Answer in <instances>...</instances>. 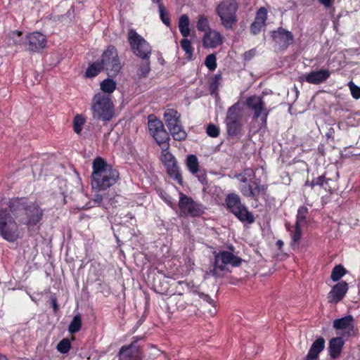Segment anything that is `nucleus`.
Returning <instances> with one entry per match:
<instances>
[{
  "label": "nucleus",
  "instance_id": "30",
  "mask_svg": "<svg viewBox=\"0 0 360 360\" xmlns=\"http://www.w3.org/2000/svg\"><path fill=\"white\" fill-rule=\"evenodd\" d=\"M101 93L110 95L115 90L117 84L112 79H105L100 84Z\"/></svg>",
  "mask_w": 360,
  "mask_h": 360
},
{
  "label": "nucleus",
  "instance_id": "14",
  "mask_svg": "<svg viewBox=\"0 0 360 360\" xmlns=\"http://www.w3.org/2000/svg\"><path fill=\"white\" fill-rule=\"evenodd\" d=\"M333 326L335 330H342V337L349 338L358 334V330L355 328L354 320L352 315L334 320Z\"/></svg>",
  "mask_w": 360,
  "mask_h": 360
},
{
  "label": "nucleus",
  "instance_id": "57",
  "mask_svg": "<svg viewBox=\"0 0 360 360\" xmlns=\"http://www.w3.org/2000/svg\"><path fill=\"white\" fill-rule=\"evenodd\" d=\"M276 245L279 250H281L282 247L283 246V242L281 240H278L276 242Z\"/></svg>",
  "mask_w": 360,
  "mask_h": 360
},
{
  "label": "nucleus",
  "instance_id": "49",
  "mask_svg": "<svg viewBox=\"0 0 360 360\" xmlns=\"http://www.w3.org/2000/svg\"><path fill=\"white\" fill-rule=\"evenodd\" d=\"M195 175L198 181L202 184V185H207L208 180L207 177L206 172L204 169H200L199 172L197 174H193Z\"/></svg>",
  "mask_w": 360,
  "mask_h": 360
},
{
  "label": "nucleus",
  "instance_id": "27",
  "mask_svg": "<svg viewBox=\"0 0 360 360\" xmlns=\"http://www.w3.org/2000/svg\"><path fill=\"white\" fill-rule=\"evenodd\" d=\"M152 136L161 148H164V150L169 149V144L168 141L169 140V137L168 133L165 129L153 134Z\"/></svg>",
  "mask_w": 360,
  "mask_h": 360
},
{
  "label": "nucleus",
  "instance_id": "60",
  "mask_svg": "<svg viewBox=\"0 0 360 360\" xmlns=\"http://www.w3.org/2000/svg\"><path fill=\"white\" fill-rule=\"evenodd\" d=\"M152 1L155 3H159L160 1V0H152Z\"/></svg>",
  "mask_w": 360,
  "mask_h": 360
},
{
  "label": "nucleus",
  "instance_id": "54",
  "mask_svg": "<svg viewBox=\"0 0 360 360\" xmlns=\"http://www.w3.org/2000/svg\"><path fill=\"white\" fill-rule=\"evenodd\" d=\"M319 1L327 8L330 7L333 2L332 0H319Z\"/></svg>",
  "mask_w": 360,
  "mask_h": 360
},
{
  "label": "nucleus",
  "instance_id": "12",
  "mask_svg": "<svg viewBox=\"0 0 360 360\" xmlns=\"http://www.w3.org/2000/svg\"><path fill=\"white\" fill-rule=\"evenodd\" d=\"M246 104L248 108L254 112L253 118L257 119L261 117L262 123L266 124L270 110L265 107L262 98L258 96H250L247 99Z\"/></svg>",
  "mask_w": 360,
  "mask_h": 360
},
{
  "label": "nucleus",
  "instance_id": "21",
  "mask_svg": "<svg viewBox=\"0 0 360 360\" xmlns=\"http://www.w3.org/2000/svg\"><path fill=\"white\" fill-rule=\"evenodd\" d=\"M223 42V37L215 30H209L205 33L202 39L203 46L210 48H216Z\"/></svg>",
  "mask_w": 360,
  "mask_h": 360
},
{
  "label": "nucleus",
  "instance_id": "19",
  "mask_svg": "<svg viewBox=\"0 0 360 360\" xmlns=\"http://www.w3.org/2000/svg\"><path fill=\"white\" fill-rule=\"evenodd\" d=\"M330 75V72L327 69H321L316 71H311L307 75L300 77V81L303 79L309 83L313 84H319L326 80H327Z\"/></svg>",
  "mask_w": 360,
  "mask_h": 360
},
{
  "label": "nucleus",
  "instance_id": "3",
  "mask_svg": "<svg viewBox=\"0 0 360 360\" xmlns=\"http://www.w3.org/2000/svg\"><path fill=\"white\" fill-rule=\"evenodd\" d=\"M93 117L103 122H109L115 116L114 104L111 96L103 93L96 94L92 98Z\"/></svg>",
  "mask_w": 360,
  "mask_h": 360
},
{
  "label": "nucleus",
  "instance_id": "29",
  "mask_svg": "<svg viewBox=\"0 0 360 360\" xmlns=\"http://www.w3.org/2000/svg\"><path fill=\"white\" fill-rule=\"evenodd\" d=\"M189 24L190 21L187 15H182L179 20V29L184 37H187L190 34Z\"/></svg>",
  "mask_w": 360,
  "mask_h": 360
},
{
  "label": "nucleus",
  "instance_id": "47",
  "mask_svg": "<svg viewBox=\"0 0 360 360\" xmlns=\"http://www.w3.org/2000/svg\"><path fill=\"white\" fill-rule=\"evenodd\" d=\"M348 86L351 91L352 96L354 98L358 99L360 98V87L354 84L352 81L349 82Z\"/></svg>",
  "mask_w": 360,
  "mask_h": 360
},
{
  "label": "nucleus",
  "instance_id": "41",
  "mask_svg": "<svg viewBox=\"0 0 360 360\" xmlns=\"http://www.w3.org/2000/svg\"><path fill=\"white\" fill-rule=\"evenodd\" d=\"M209 28V22L206 16L200 15L197 22V29L200 32H205Z\"/></svg>",
  "mask_w": 360,
  "mask_h": 360
},
{
  "label": "nucleus",
  "instance_id": "45",
  "mask_svg": "<svg viewBox=\"0 0 360 360\" xmlns=\"http://www.w3.org/2000/svg\"><path fill=\"white\" fill-rule=\"evenodd\" d=\"M158 8H159L160 16L162 21L167 26H169L170 22H169V15L166 11V9L165 8L164 6L162 4H159Z\"/></svg>",
  "mask_w": 360,
  "mask_h": 360
},
{
  "label": "nucleus",
  "instance_id": "61",
  "mask_svg": "<svg viewBox=\"0 0 360 360\" xmlns=\"http://www.w3.org/2000/svg\"><path fill=\"white\" fill-rule=\"evenodd\" d=\"M230 250H231L232 252L233 251V247H232V246L230 248Z\"/></svg>",
  "mask_w": 360,
  "mask_h": 360
},
{
  "label": "nucleus",
  "instance_id": "18",
  "mask_svg": "<svg viewBox=\"0 0 360 360\" xmlns=\"http://www.w3.org/2000/svg\"><path fill=\"white\" fill-rule=\"evenodd\" d=\"M348 290V284L346 281H341L335 284L328 295V301L331 304H337L343 299Z\"/></svg>",
  "mask_w": 360,
  "mask_h": 360
},
{
  "label": "nucleus",
  "instance_id": "58",
  "mask_svg": "<svg viewBox=\"0 0 360 360\" xmlns=\"http://www.w3.org/2000/svg\"><path fill=\"white\" fill-rule=\"evenodd\" d=\"M177 283H178L179 286H181L182 288L184 286H186V288H188V284L187 283H186L185 281H179Z\"/></svg>",
  "mask_w": 360,
  "mask_h": 360
},
{
  "label": "nucleus",
  "instance_id": "6",
  "mask_svg": "<svg viewBox=\"0 0 360 360\" xmlns=\"http://www.w3.org/2000/svg\"><path fill=\"white\" fill-rule=\"evenodd\" d=\"M238 4L236 0H223L216 8L217 14L221 20V25L226 30H231L238 19L236 11Z\"/></svg>",
  "mask_w": 360,
  "mask_h": 360
},
{
  "label": "nucleus",
  "instance_id": "38",
  "mask_svg": "<svg viewBox=\"0 0 360 360\" xmlns=\"http://www.w3.org/2000/svg\"><path fill=\"white\" fill-rule=\"evenodd\" d=\"M85 123V119L80 115H77L73 120L74 131L79 134L82 130V126Z\"/></svg>",
  "mask_w": 360,
  "mask_h": 360
},
{
  "label": "nucleus",
  "instance_id": "16",
  "mask_svg": "<svg viewBox=\"0 0 360 360\" xmlns=\"http://www.w3.org/2000/svg\"><path fill=\"white\" fill-rule=\"evenodd\" d=\"M135 340L129 345L122 346L119 352L120 360H142V354L136 345L137 341L139 340L138 338H134Z\"/></svg>",
  "mask_w": 360,
  "mask_h": 360
},
{
  "label": "nucleus",
  "instance_id": "42",
  "mask_svg": "<svg viewBox=\"0 0 360 360\" xmlns=\"http://www.w3.org/2000/svg\"><path fill=\"white\" fill-rule=\"evenodd\" d=\"M205 65L210 70L214 71L217 68V58L215 55H208L205 58Z\"/></svg>",
  "mask_w": 360,
  "mask_h": 360
},
{
  "label": "nucleus",
  "instance_id": "43",
  "mask_svg": "<svg viewBox=\"0 0 360 360\" xmlns=\"http://www.w3.org/2000/svg\"><path fill=\"white\" fill-rule=\"evenodd\" d=\"M325 183H326V176L325 175H321L313 179L311 181H307L304 186L314 188V186H323Z\"/></svg>",
  "mask_w": 360,
  "mask_h": 360
},
{
  "label": "nucleus",
  "instance_id": "46",
  "mask_svg": "<svg viewBox=\"0 0 360 360\" xmlns=\"http://www.w3.org/2000/svg\"><path fill=\"white\" fill-rule=\"evenodd\" d=\"M301 226L295 224V231L292 233V240L294 243H297L301 239L302 236V231H301Z\"/></svg>",
  "mask_w": 360,
  "mask_h": 360
},
{
  "label": "nucleus",
  "instance_id": "11",
  "mask_svg": "<svg viewBox=\"0 0 360 360\" xmlns=\"http://www.w3.org/2000/svg\"><path fill=\"white\" fill-rule=\"evenodd\" d=\"M179 207L181 213L185 216L198 217L204 212L202 205L195 202L182 192L179 193Z\"/></svg>",
  "mask_w": 360,
  "mask_h": 360
},
{
  "label": "nucleus",
  "instance_id": "2",
  "mask_svg": "<svg viewBox=\"0 0 360 360\" xmlns=\"http://www.w3.org/2000/svg\"><path fill=\"white\" fill-rule=\"evenodd\" d=\"M91 186L93 189L105 190L116 184L119 172L103 158L98 157L93 161Z\"/></svg>",
  "mask_w": 360,
  "mask_h": 360
},
{
  "label": "nucleus",
  "instance_id": "37",
  "mask_svg": "<svg viewBox=\"0 0 360 360\" xmlns=\"http://www.w3.org/2000/svg\"><path fill=\"white\" fill-rule=\"evenodd\" d=\"M345 274L346 270L342 265H336L332 270L330 278L333 281H338Z\"/></svg>",
  "mask_w": 360,
  "mask_h": 360
},
{
  "label": "nucleus",
  "instance_id": "36",
  "mask_svg": "<svg viewBox=\"0 0 360 360\" xmlns=\"http://www.w3.org/2000/svg\"><path fill=\"white\" fill-rule=\"evenodd\" d=\"M81 326V316L79 314L75 315L69 325L68 330L72 334L75 333L80 330Z\"/></svg>",
  "mask_w": 360,
  "mask_h": 360
},
{
  "label": "nucleus",
  "instance_id": "17",
  "mask_svg": "<svg viewBox=\"0 0 360 360\" xmlns=\"http://www.w3.org/2000/svg\"><path fill=\"white\" fill-rule=\"evenodd\" d=\"M240 191L244 196L257 200L260 195H264L266 193V186L260 184L259 181L256 180L252 182V185L242 184L240 186Z\"/></svg>",
  "mask_w": 360,
  "mask_h": 360
},
{
  "label": "nucleus",
  "instance_id": "59",
  "mask_svg": "<svg viewBox=\"0 0 360 360\" xmlns=\"http://www.w3.org/2000/svg\"><path fill=\"white\" fill-rule=\"evenodd\" d=\"M0 360H6V358L5 356L0 355Z\"/></svg>",
  "mask_w": 360,
  "mask_h": 360
},
{
  "label": "nucleus",
  "instance_id": "13",
  "mask_svg": "<svg viewBox=\"0 0 360 360\" xmlns=\"http://www.w3.org/2000/svg\"><path fill=\"white\" fill-rule=\"evenodd\" d=\"M161 160L167 167L169 176L179 184H182L183 179L179 172V167L175 158L168 151V149L162 148Z\"/></svg>",
  "mask_w": 360,
  "mask_h": 360
},
{
  "label": "nucleus",
  "instance_id": "26",
  "mask_svg": "<svg viewBox=\"0 0 360 360\" xmlns=\"http://www.w3.org/2000/svg\"><path fill=\"white\" fill-rule=\"evenodd\" d=\"M170 134L172 137L176 141H183L186 138V133L183 129V127L181 124V120L179 122H175V124H172V125H169L167 127Z\"/></svg>",
  "mask_w": 360,
  "mask_h": 360
},
{
  "label": "nucleus",
  "instance_id": "48",
  "mask_svg": "<svg viewBox=\"0 0 360 360\" xmlns=\"http://www.w3.org/2000/svg\"><path fill=\"white\" fill-rule=\"evenodd\" d=\"M207 134L211 137H217L219 134V129L213 124H210L207 127Z\"/></svg>",
  "mask_w": 360,
  "mask_h": 360
},
{
  "label": "nucleus",
  "instance_id": "9",
  "mask_svg": "<svg viewBox=\"0 0 360 360\" xmlns=\"http://www.w3.org/2000/svg\"><path fill=\"white\" fill-rule=\"evenodd\" d=\"M103 69L105 70L110 77L116 76L121 70V64L117 52L114 46H110L101 56L99 62Z\"/></svg>",
  "mask_w": 360,
  "mask_h": 360
},
{
  "label": "nucleus",
  "instance_id": "5",
  "mask_svg": "<svg viewBox=\"0 0 360 360\" xmlns=\"http://www.w3.org/2000/svg\"><path fill=\"white\" fill-rule=\"evenodd\" d=\"M0 236L8 242H14L19 237L17 222L11 214L4 208H0Z\"/></svg>",
  "mask_w": 360,
  "mask_h": 360
},
{
  "label": "nucleus",
  "instance_id": "31",
  "mask_svg": "<svg viewBox=\"0 0 360 360\" xmlns=\"http://www.w3.org/2000/svg\"><path fill=\"white\" fill-rule=\"evenodd\" d=\"M186 166L191 174H197L200 169L198 158L195 155L187 156Z\"/></svg>",
  "mask_w": 360,
  "mask_h": 360
},
{
  "label": "nucleus",
  "instance_id": "28",
  "mask_svg": "<svg viewBox=\"0 0 360 360\" xmlns=\"http://www.w3.org/2000/svg\"><path fill=\"white\" fill-rule=\"evenodd\" d=\"M181 115L174 109L169 108L165 111L164 120L165 121L167 127L175 124V122H179Z\"/></svg>",
  "mask_w": 360,
  "mask_h": 360
},
{
  "label": "nucleus",
  "instance_id": "25",
  "mask_svg": "<svg viewBox=\"0 0 360 360\" xmlns=\"http://www.w3.org/2000/svg\"><path fill=\"white\" fill-rule=\"evenodd\" d=\"M324 347L325 340L323 338L319 337L313 342L307 356L319 360V355L323 350Z\"/></svg>",
  "mask_w": 360,
  "mask_h": 360
},
{
  "label": "nucleus",
  "instance_id": "33",
  "mask_svg": "<svg viewBox=\"0 0 360 360\" xmlns=\"http://www.w3.org/2000/svg\"><path fill=\"white\" fill-rule=\"evenodd\" d=\"M255 176V172L252 168L245 169L242 173L236 175V178L239 179L243 184H248V182L251 181Z\"/></svg>",
  "mask_w": 360,
  "mask_h": 360
},
{
  "label": "nucleus",
  "instance_id": "1",
  "mask_svg": "<svg viewBox=\"0 0 360 360\" xmlns=\"http://www.w3.org/2000/svg\"><path fill=\"white\" fill-rule=\"evenodd\" d=\"M8 205L18 223L28 227L36 226L44 216V210L37 202H29L25 198H12Z\"/></svg>",
  "mask_w": 360,
  "mask_h": 360
},
{
  "label": "nucleus",
  "instance_id": "39",
  "mask_svg": "<svg viewBox=\"0 0 360 360\" xmlns=\"http://www.w3.org/2000/svg\"><path fill=\"white\" fill-rule=\"evenodd\" d=\"M148 127L151 135L165 129L162 122L158 120H149Z\"/></svg>",
  "mask_w": 360,
  "mask_h": 360
},
{
  "label": "nucleus",
  "instance_id": "32",
  "mask_svg": "<svg viewBox=\"0 0 360 360\" xmlns=\"http://www.w3.org/2000/svg\"><path fill=\"white\" fill-rule=\"evenodd\" d=\"M143 60L139 65L137 75L141 77H146L150 71V63L149 58H141Z\"/></svg>",
  "mask_w": 360,
  "mask_h": 360
},
{
  "label": "nucleus",
  "instance_id": "10",
  "mask_svg": "<svg viewBox=\"0 0 360 360\" xmlns=\"http://www.w3.org/2000/svg\"><path fill=\"white\" fill-rule=\"evenodd\" d=\"M128 41L136 56L141 58H150L152 51L151 46L133 29L129 30Z\"/></svg>",
  "mask_w": 360,
  "mask_h": 360
},
{
  "label": "nucleus",
  "instance_id": "51",
  "mask_svg": "<svg viewBox=\"0 0 360 360\" xmlns=\"http://www.w3.org/2000/svg\"><path fill=\"white\" fill-rule=\"evenodd\" d=\"M257 53V50L255 48L252 49L248 51H245L243 54V59L245 60H251Z\"/></svg>",
  "mask_w": 360,
  "mask_h": 360
},
{
  "label": "nucleus",
  "instance_id": "50",
  "mask_svg": "<svg viewBox=\"0 0 360 360\" xmlns=\"http://www.w3.org/2000/svg\"><path fill=\"white\" fill-rule=\"evenodd\" d=\"M221 79V77L220 75H215L211 84H210V88L212 89V91H215L219 85V80Z\"/></svg>",
  "mask_w": 360,
  "mask_h": 360
},
{
  "label": "nucleus",
  "instance_id": "44",
  "mask_svg": "<svg viewBox=\"0 0 360 360\" xmlns=\"http://www.w3.org/2000/svg\"><path fill=\"white\" fill-rule=\"evenodd\" d=\"M70 347L71 344L68 339H63L57 345V349L62 354L68 352Z\"/></svg>",
  "mask_w": 360,
  "mask_h": 360
},
{
  "label": "nucleus",
  "instance_id": "34",
  "mask_svg": "<svg viewBox=\"0 0 360 360\" xmlns=\"http://www.w3.org/2000/svg\"><path fill=\"white\" fill-rule=\"evenodd\" d=\"M180 44L182 49L185 52L186 58L189 60H191L193 58L194 49L191 45V41L186 39V37H184L181 40Z\"/></svg>",
  "mask_w": 360,
  "mask_h": 360
},
{
  "label": "nucleus",
  "instance_id": "8",
  "mask_svg": "<svg viewBox=\"0 0 360 360\" xmlns=\"http://www.w3.org/2000/svg\"><path fill=\"white\" fill-rule=\"evenodd\" d=\"M242 117L239 102L228 108L225 123L229 136L234 137L241 132L243 129Z\"/></svg>",
  "mask_w": 360,
  "mask_h": 360
},
{
  "label": "nucleus",
  "instance_id": "7",
  "mask_svg": "<svg viewBox=\"0 0 360 360\" xmlns=\"http://www.w3.org/2000/svg\"><path fill=\"white\" fill-rule=\"evenodd\" d=\"M243 259L233 255L230 251H220L215 255L213 268L210 270V274L214 277L222 276V272L225 269V265L231 264L233 266H239Z\"/></svg>",
  "mask_w": 360,
  "mask_h": 360
},
{
  "label": "nucleus",
  "instance_id": "22",
  "mask_svg": "<svg viewBox=\"0 0 360 360\" xmlns=\"http://www.w3.org/2000/svg\"><path fill=\"white\" fill-rule=\"evenodd\" d=\"M345 341L342 336L332 338L329 341L328 345L330 356L333 359L339 357L342 353Z\"/></svg>",
  "mask_w": 360,
  "mask_h": 360
},
{
  "label": "nucleus",
  "instance_id": "20",
  "mask_svg": "<svg viewBox=\"0 0 360 360\" xmlns=\"http://www.w3.org/2000/svg\"><path fill=\"white\" fill-rule=\"evenodd\" d=\"M271 37L274 41L286 49L293 41V36L292 33L282 27L278 28L276 31L272 32Z\"/></svg>",
  "mask_w": 360,
  "mask_h": 360
},
{
  "label": "nucleus",
  "instance_id": "4",
  "mask_svg": "<svg viewBox=\"0 0 360 360\" xmlns=\"http://www.w3.org/2000/svg\"><path fill=\"white\" fill-rule=\"evenodd\" d=\"M227 210L231 212L239 221L243 223L252 224L255 217L248 211L245 205L241 202L240 198L236 193H229L225 199Z\"/></svg>",
  "mask_w": 360,
  "mask_h": 360
},
{
  "label": "nucleus",
  "instance_id": "35",
  "mask_svg": "<svg viewBox=\"0 0 360 360\" xmlns=\"http://www.w3.org/2000/svg\"><path fill=\"white\" fill-rule=\"evenodd\" d=\"M103 69L99 62H95L91 64L85 72L86 77H94L98 75L101 70Z\"/></svg>",
  "mask_w": 360,
  "mask_h": 360
},
{
  "label": "nucleus",
  "instance_id": "53",
  "mask_svg": "<svg viewBox=\"0 0 360 360\" xmlns=\"http://www.w3.org/2000/svg\"><path fill=\"white\" fill-rule=\"evenodd\" d=\"M198 295L200 299H202L203 300L206 301L207 302L210 304L213 303V300L207 295H205L202 292H198Z\"/></svg>",
  "mask_w": 360,
  "mask_h": 360
},
{
  "label": "nucleus",
  "instance_id": "23",
  "mask_svg": "<svg viewBox=\"0 0 360 360\" xmlns=\"http://www.w3.org/2000/svg\"><path fill=\"white\" fill-rule=\"evenodd\" d=\"M267 12L264 8H260L257 13L255 21L250 26V32L253 34H258L262 27L265 25Z\"/></svg>",
  "mask_w": 360,
  "mask_h": 360
},
{
  "label": "nucleus",
  "instance_id": "52",
  "mask_svg": "<svg viewBox=\"0 0 360 360\" xmlns=\"http://www.w3.org/2000/svg\"><path fill=\"white\" fill-rule=\"evenodd\" d=\"M21 35H22V32H20V31H13L10 33V37L11 38L14 39V44H15L19 43L18 38H20V37Z\"/></svg>",
  "mask_w": 360,
  "mask_h": 360
},
{
  "label": "nucleus",
  "instance_id": "40",
  "mask_svg": "<svg viewBox=\"0 0 360 360\" xmlns=\"http://www.w3.org/2000/svg\"><path fill=\"white\" fill-rule=\"evenodd\" d=\"M308 213V209L306 207H301L298 209L296 223L298 225H302L305 222L306 216Z\"/></svg>",
  "mask_w": 360,
  "mask_h": 360
},
{
  "label": "nucleus",
  "instance_id": "24",
  "mask_svg": "<svg viewBox=\"0 0 360 360\" xmlns=\"http://www.w3.org/2000/svg\"><path fill=\"white\" fill-rule=\"evenodd\" d=\"M188 301V298L184 297L182 293H178L171 296L169 302L171 307L175 308L178 311H183L187 307Z\"/></svg>",
  "mask_w": 360,
  "mask_h": 360
},
{
  "label": "nucleus",
  "instance_id": "56",
  "mask_svg": "<svg viewBox=\"0 0 360 360\" xmlns=\"http://www.w3.org/2000/svg\"><path fill=\"white\" fill-rule=\"evenodd\" d=\"M51 302H52V306H53V311L55 312H56L58 309V306L56 300L55 298H52Z\"/></svg>",
  "mask_w": 360,
  "mask_h": 360
},
{
  "label": "nucleus",
  "instance_id": "15",
  "mask_svg": "<svg viewBox=\"0 0 360 360\" xmlns=\"http://www.w3.org/2000/svg\"><path fill=\"white\" fill-rule=\"evenodd\" d=\"M23 44L26 50L38 52L46 47V37L41 32H34L26 36Z\"/></svg>",
  "mask_w": 360,
  "mask_h": 360
},
{
  "label": "nucleus",
  "instance_id": "55",
  "mask_svg": "<svg viewBox=\"0 0 360 360\" xmlns=\"http://www.w3.org/2000/svg\"><path fill=\"white\" fill-rule=\"evenodd\" d=\"M103 200V196L100 194H96L94 195V201L100 204L101 203Z\"/></svg>",
  "mask_w": 360,
  "mask_h": 360
}]
</instances>
